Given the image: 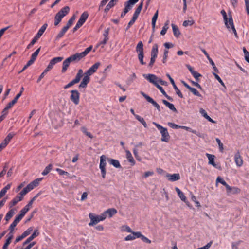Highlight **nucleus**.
<instances>
[{
  "instance_id": "11",
  "label": "nucleus",
  "mask_w": 249,
  "mask_h": 249,
  "mask_svg": "<svg viewBox=\"0 0 249 249\" xmlns=\"http://www.w3.org/2000/svg\"><path fill=\"white\" fill-rule=\"evenodd\" d=\"M70 99L75 105H77L80 101V93L77 90L71 91Z\"/></svg>"
},
{
  "instance_id": "24",
  "label": "nucleus",
  "mask_w": 249,
  "mask_h": 249,
  "mask_svg": "<svg viewBox=\"0 0 249 249\" xmlns=\"http://www.w3.org/2000/svg\"><path fill=\"white\" fill-rule=\"evenodd\" d=\"M125 151L126 153V158H127L128 161L131 163L132 165H134L135 164V161L130 151L128 150H125Z\"/></svg>"
},
{
  "instance_id": "21",
  "label": "nucleus",
  "mask_w": 249,
  "mask_h": 249,
  "mask_svg": "<svg viewBox=\"0 0 249 249\" xmlns=\"http://www.w3.org/2000/svg\"><path fill=\"white\" fill-rule=\"evenodd\" d=\"M71 62H72L71 61L69 57L66 59L63 62L62 69L61 71L62 73H65L67 71L68 68L70 66V64Z\"/></svg>"
},
{
  "instance_id": "4",
  "label": "nucleus",
  "mask_w": 249,
  "mask_h": 249,
  "mask_svg": "<svg viewBox=\"0 0 249 249\" xmlns=\"http://www.w3.org/2000/svg\"><path fill=\"white\" fill-rule=\"evenodd\" d=\"M69 11L70 8L69 6H65L62 8L55 16L54 25H58L62 19L69 13Z\"/></svg>"
},
{
  "instance_id": "5",
  "label": "nucleus",
  "mask_w": 249,
  "mask_h": 249,
  "mask_svg": "<svg viewBox=\"0 0 249 249\" xmlns=\"http://www.w3.org/2000/svg\"><path fill=\"white\" fill-rule=\"evenodd\" d=\"M153 124L160 130L161 135V141L162 142H168L170 139V135L166 128L163 127L159 124L153 122Z\"/></svg>"
},
{
  "instance_id": "61",
  "label": "nucleus",
  "mask_w": 249,
  "mask_h": 249,
  "mask_svg": "<svg viewBox=\"0 0 249 249\" xmlns=\"http://www.w3.org/2000/svg\"><path fill=\"white\" fill-rule=\"evenodd\" d=\"M168 125L171 127V128H173V129H178V128H180V125H178L177 124H175L173 123H171V122H168Z\"/></svg>"
},
{
  "instance_id": "46",
  "label": "nucleus",
  "mask_w": 249,
  "mask_h": 249,
  "mask_svg": "<svg viewBox=\"0 0 249 249\" xmlns=\"http://www.w3.org/2000/svg\"><path fill=\"white\" fill-rule=\"evenodd\" d=\"M30 208H29L27 205H26L20 212L19 215L21 216L22 217H24L26 213L30 210Z\"/></svg>"
},
{
  "instance_id": "48",
  "label": "nucleus",
  "mask_w": 249,
  "mask_h": 249,
  "mask_svg": "<svg viewBox=\"0 0 249 249\" xmlns=\"http://www.w3.org/2000/svg\"><path fill=\"white\" fill-rule=\"evenodd\" d=\"M75 18H76V16L75 15L72 16V17L68 21V23H67L66 27H67L69 29L71 26V25L73 24Z\"/></svg>"
},
{
  "instance_id": "60",
  "label": "nucleus",
  "mask_w": 249,
  "mask_h": 249,
  "mask_svg": "<svg viewBox=\"0 0 249 249\" xmlns=\"http://www.w3.org/2000/svg\"><path fill=\"white\" fill-rule=\"evenodd\" d=\"M215 79L221 84V85L222 86H223V87H225V84L224 83V82H223V81L222 80V79H221V78L216 73H213Z\"/></svg>"
},
{
  "instance_id": "29",
  "label": "nucleus",
  "mask_w": 249,
  "mask_h": 249,
  "mask_svg": "<svg viewBox=\"0 0 249 249\" xmlns=\"http://www.w3.org/2000/svg\"><path fill=\"white\" fill-rule=\"evenodd\" d=\"M227 192L228 194L232 193L234 194H238L240 192V190L237 187H231L229 186V188H227Z\"/></svg>"
},
{
  "instance_id": "22",
  "label": "nucleus",
  "mask_w": 249,
  "mask_h": 249,
  "mask_svg": "<svg viewBox=\"0 0 249 249\" xmlns=\"http://www.w3.org/2000/svg\"><path fill=\"white\" fill-rule=\"evenodd\" d=\"M39 235V232L37 230H35L34 233L28 237L23 243V245L25 246L29 243L32 240L37 237Z\"/></svg>"
},
{
  "instance_id": "26",
  "label": "nucleus",
  "mask_w": 249,
  "mask_h": 249,
  "mask_svg": "<svg viewBox=\"0 0 249 249\" xmlns=\"http://www.w3.org/2000/svg\"><path fill=\"white\" fill-rule=\"evenodd\" d=\"M158 53V46L157 44L153 45L151 52V57L157 58Z\"/></svg>"
},
{
  "instance_id": "7",
  "label": "nucleus",
  "mask_w": 249,
  "mask_h": 249,
  "mask_svg": "<svg viewBox=\"0 0 249 249\" xmlns=\"http://www.w3.org/2000/svg\"><path fill=\"white\" fill-rule=\"evenodd\" d=\"M136 51L138 54V58L141 65H145L143 61L144 49L143 44L142 41H139L136 47Z\"/></svg>"
},
{
  "instance_id": "54",
  "label": "nucleus",
  "mask_w": 249,
  "mask_h": 249,
  "mask_svg": "<svg viewBox=\"0 0 249 249\" xmlns=\"http://www.w3.org/2000/svg\"><path fill=\"white\" fill-rule=\"evenodd\" d=\"M137 18H138L137 17L134 16L133 15L132 19H131V20L128 23V26H127V29H128L129 28H130L134 23V22H135V21L137 19Z\"/></svg>"
},
{
  "instance_id": "50",
  "label": "nucleus",
  "mask_w": 249,
  "mask_h": 249,
  "mask_svg": "<svg viewBox=\"0 0 249 249\" xmlns=\"http://www.w3.org/2000/svg\"><path fill=\"white\" fill-rule=\"evenodd\" d=\"M194 23V21L193 20H188L184 21L182 25L184 27H187L188 26H192Z\"/></svg>"
},
{
  "instance_id": "55",
  "label": "nucleus",
  "mask_w": 249,
  "mask_h": 249,
  "mask_svg": "<svg viewBox=\"0 0 249 249\" xmlns=\"http://www.w3.org/2000/svg\"><path fill=\"white\" fill-rule=\"evenodd\" d=\"M29 191H30V190L28 188L27 186L24 188L22 191L20 192L19 195L20 196H22L23 197V196L25 195L26 194H27Z\"/></svg>"
},
{
  "instance_id": "10",
  "label": "nucleus",
  "mask_w": 249,
  "mask_h": 249,
  "mask_svg": "<svg viewBox=\"0 0 249 249\" xmlns=\"http://www.w3.org/2000/svg\"><path fill=\"white\" fill-rule=\"evenodd\" d=\"M106 157L105 155H102L100 157V161L99 168L101 171L102 176L103 178L106 177Z\"/></svg>"
},
{
  "instance_id": "43",
  "label": "nucleus",
  "mask_w": 249,
  "mask_h": 249,
  "mask_svg": "<svg viewBox=\"0 0 249 249\" xmlns=\"http://www.w3.org/2000/svg\"><path fill=\"white\" fill-rule=\"evenodd\" d=\"M8 109L6 108V107L3 109V110L2 111V114L0 116V121L1 122L2 120H3L6 117V115H7L8 113Z\"/></svg>"
},
{
  "instance_id": "31",
  "label": "nucleus",
  "mask_w": 249,
  "mask_h": 249,
  "mask_svg": "<svg viewBox=\"0 0 249 249\" xmlns=\"http://www.w3.org/2000/svg\"><path fill=\"white\" fill-rule=\"evenodd\" d=\"M108 161L111 165H113L115 168H119L121 167L119 160H117L110 159L108 160Z\"/></svg>"
},
{
  "instance_id": "51",
  "label": "nucleus",
  "mask_w": 249,
  "mask_h": 249,
  "mask_svg": "<svg viewBox=\"0 0 249 249\" xmlns=\"http://www.w3.org/2000/svg\"><path fill=\"white\" fill-rule=\"evenodd\" d=\"M121 231H126L129 233L133 232L129 226L126 225L122 226Z\"/></svg>"
},
{
  "instance_id": "59",
  "label": "nucleus",
  "mask_w": 249,
  "mask_h": 249,
  "mask_svg": "<svg viewBox=\"0 0 249 249\" xmlns=\"http://www.w3.org/2000/svg\"><path fill=\"white\" fill-rule=\"evenodd\" d=\"M81 130H82V131L84 133H85L88 137H89L90 138H93V137L92 135V134L90 132H88L85 127H82Z\"/></svg>"
},
{
  "instance_id": "28",
  "label": "nucleus",
  "mask_w": 249,
  "mask_h": 249,
  "mask_svg": "<svg viewBox=\"0 0 249 249\" xmlns=\"http://www.w3.org/2000/svg\"><path fill=\"white\" fill-rule=\"evenodd\" d=\"M23 199V197L20 196L19 195L17 196L10 203V207H12L15 206L18 202L21 201Z\"/></svg>"
},
{
  "instance_id": "42",
  "label": "nucleus",
  "mask_w": 249,
  "mask_h": 249,
  "mask_svg": "<svg viewBox=\"0 0 249 249\" xmlns=\"http://www.w3.org/2000/svg\"><path fill=\"white\" fill-rule=\"evenodd\" d=\"M52 169V165L51 164H49L45 167L43 171L42 172V175L43 176L47 175L51 171Z\"/></svg>"
},
{
  "instance_id": "41",
  "label": "nucleus",
  "mask_w": 249,
  "mask_h": 249,
  "mask_svg": "<svg viewBox=\"0 0 249 249\" xmlns=\"http://www.w3.org/2000/svg\"><path fill=\"white\" fill-rule=\"evenodd\" d=\"M15 213L14 209H11L6 214L5 219L6 221H8Z\"/></svg>"
},
{
  "instance_id": "20",
  "label": "nucleus",
  "mask_w": 249,
  "mask_h": 249,
  "mask_svg": "<svg viewBox=\"0 0 249 249\" xmlns=\"http://www.w3.org/2000/svg\"><path fill=\"white\" fill-rule=\"evenodd\" d=\"M63 59V57H57L53 58L50 60L48 66H49V68L52 69L56 63L61 62Z\"/></svg>"
},
{
  "instance_id": "39",
  "label": "nucleus",
  "mask_w": 249,
  "mask_h": 249,
  "mask_svg": "<svg viewBox=\"0 0 249 249\" xmlns=\"http://www.w3.org/2000/svg\"><path fill=\"white\" fill-rule=\"evenodd\" d=\"M158 17V10H157L152 18V26L154 30L156 26V22Z\"/></svg>"
},
{
  "instance_id": "16",
  "label": "nucleus",
  "mask_w": 249,
  "mask_h": 249,
  "mask_svg": "<svg viewBox=\"0 0 249 249\" xmlns=\"http://www.w3.org/2000/svg\"><path fill=\"white\" fill-rule=\"evenodd\" d=\"M166 177L169 181L172 182L177 181L180 178V175L178 173H175L173 174H167L166 175Z\"/></svg>"
},
{
  "instance_id": "57",
  "label": "nucleus",
  "mask_w": 249,
  "mask_h": 249,
  "mask_svg": "<svg viewBox=\"0 0 249 249\" xmlns=\"http://www.w3.org/2000/svg\"><path fill=\"white\" fill-rule=\"evenodd\" d=\"M33 228L32 227H29L27 230H26L23 233V235L25 238L26 236L29 235L31 232L33 231Z\"/></svg>"
},
{
  "instance_id": "30",
  "label": "nucleus",
  "mask_w": 249,
  "mask_h": 249,
  "mask_svg": "<svg viewBox=\"0 0 249 249\" xmlns=\"http://www.w3.org/2000/svg\"><path fill=\"white\" fill-rule=\"evenodd\" d=\"M48 26V24L45 23L40 28V29L38 30L37 34L36 35V36L38 38H39L42 35L43 33L45 32V30L46 29L47 27Z\"/></svg>"
},
{
  "instance_id": "58",
  "label": "nucleus",
  "mask_w": 249,
  "mask_h": 249,
  "mask_svg": "<svg viewBox=\"0 0 249 249\" xmlns=\"http://www.w3.org/2000/svg\"><path fill=\"white\" fill-rule=\"evenodd\" d=\"M17 101L14 98L11 102L8 104L6 107L9 109L17 103Z\"/></svg>"
},
{
  "instance_id": "12",
  "label": "nucleus",
  "mask_w": 249,
  "mask_h": 249,
  "mask_svg": "<svg viewBox=\"0 0 249 249\" xmlns=\"http://www.w3.org/2000/svg\"><path fill=\"white\" fill-rule=\"evenodd\" d=\"M15 135V134L13 132L10 133L8 134L4 141L0 144V151L7 146Z\"/></svg>"
},
{
  "instance_id": "13",
  "label": "nucleus",
  "mask_w": 249,
  "mask_h": 249,
  "mask_svg": "<svg viewBox=\"0 0 249 249\" xmlns=\"http://www.w3.org/2000/svg\"><path fill=\"white\" fill-rule=\"evenodd\" d=\"M227 24H225L226 27L228 29L229 31L231 30L233 32L236 37H237V34L236 29L234 26L233 20L232 18L231 17L229 18H227Z\"/></svg>"
},
{
  "instance_id": "36",
  "label": "nucleus",
  "mask_w": 249,
  "mask_h": 249,
  "mask_svg": "<svg viewBox=\"0 0 249 249\" xmlns=\"http://www.w3.org/2000/svg\"><path fill=\"white\" fill-rule=\"evenodd\" d=\"M169 23H170L169 20H167L165 22V23L162 28V29L160 32V34L161 35L163 36L166 33L167 31L169 28Z\"/></svg>"
},
{
  "instance_id": "47",
  "label": "nucleus",
  "mask_w": 249,
  "mask_h": 249,
  "mask_svg": "<svg viewBox=\"0 0 249 249\" xmlns=\"http://www.w3.org/2000/svg\"><path fill=\"white\" fill-rule=\"evenodd\" d=\"M142 5H143V3L142 2L138 6V7L137 8V9L135 10V11L134 13V15L136 16V17H138L139 14L140 13L141 11V10H142Z\"/></svg>"
},
{
  "instance_id": "45",
  "label": "nucleus",
  "mask_w": 249,
  "mask_h": 249,
  "mask_svg": "<svg viewBox=\"0 0 249 249\" xmlns=\"http://www.w3.org/2000/svg\"><path fill=\"white\" fill-rule=\"evenodd\" d=\"M160 90V91L169 100H171V97L170 96H169L165 92V91H164V90L163 89V88L162 87H161L160 85H159V84L157 85L156 86Z\"/></svg>"
},
{
  "instance_id": "19",
  "label": "nucleus",
  "mask_w": 249,
  "mask_h": 249,
  "mask_svg": "<svg viewBox=\"0 0 249 249\" xmlns=\"http://www.w3.org/2000/svg\"><path fill=\"white\" fill-rule=\"evenodd\" d=\"M89 16L88 13L86 11L84 12L81 15L77 23L80 24L81 26L85 23Z\"/></svg>"
},
{
  "instance_id": "9",
  "label": "nucleus",
  "mask_w": 249,
  "mask_h": 249,
  "mask_svg": "<svg viewBox=\"0 0 249 249\" xmlns=\"http://www.w3.org/2000/svg\"><path fill=\"white\" fill-rule=\"evenodd\" d=\"M139 0H129L125 3V8L124 9L123 12L121 15V17H123L129 11L134 5V4L138 1Z\"/></svg>"
},
{
  "instance_id": "63",
  "label": "nucleus",
  "mask_w": 249,
  "mask_h": 249,
  "mask_svg": "<svg viewBox=\"0 0 249 249\" xmlns=\"http://www.w3.org/2000/svg\"><path fill=\"white\" fill-rule=\"evenodd\" d=\"M173 86L174 89L176 90L177 94H178V96H179L180 97L182 98V97H183L182 94L181 93L180 91L179 90V89L178 88V87H177L176 84Z\"/></svg>"
},
{
  "instance_id": "23",
  "label": "nucleus",
  "mask_w": 249,
  "mask_h": 249,
  "mask_svg": "<svg viewBox=\"0 0 249 249\" xmlns=\"http://www.w3.org/2000/svg\"><path fill=\"white\" fill-rule=\"evenodd\" d=\"M187 68L188 69L191 74L193 75V76L195 77V78L198 80V78L201 76V75L199 74L197 71H194L193 69V68L189 65H186Z\"/></svg>"
},
{
  "instance_id": "56",
  "label": "nucleus",
  "mask_w": 249,
  "mask_h": 249,
  "mask_svg": "<svg viewBox=\"0 0 249 249\" xmlns=\"http://www.w3.org/2000/svg\"><path fill=\"white\" fill-rule=\"evenodd\" d=\"M56 171L61 176H63V175L69 176V173L68 172L65 171L61 169L57 168V169H56Z\"/></svg>"
},
{
  "instance_id": "44",
  "label": "nucleus",
  "mask_w": 249,
  "mask_h": 249,
  "mask_svg": "<svg viewBox=\"0 0 249 249\" xmlns=\"http://www.w3.org/2000/svg\"><path fill=\"white\" fill-rule=\"evenodd\" d=\"M135 118L143 124L145 128L147 127V124L143 118L141 117L139 115H135Z\"/></svg>"
},
{
  "instance_id": "62",
  "label": "nucleus",
  "mask_w": 249,
  "mask_h": 249,
  "mask_svg": "<svg viewBox=\"0 0 249 249\" xmlns=\"http://www.w3.org/2000/svg\"><path fill=\"white\" fill-rule=\"evenodd\" d=\"M168 50H165L164 51V54H163V58L162 60V62L163 63H166L167 59L168 57Z\"/></svg>"
},
{
  "instance_id": "18",
  "label": "nucleus",
  "mask_w": 249,
  "mask_h": 249,
  "mask_svg": "<svg viewBox=\"0 0 249 249\" xmlns=\"http://www.w3.org/2000/svg\"><path fill=\"white\" fill-rule=\"evenodd\" d=\"M42 180V178H36L35 180H33L31 182H30L28 185V188L29 189V190H32L35 187H37L40 182Z\"/></svg>"
},
{
  "instance_id": "1",
  "label": "nucleus",
  "mask_w": 249,
  "mask_h": 249,
  "mask_svg": "<svg viewBox=\"0 0 249 249\" xmlns=\"http://www.w3.org/2000/svg\"><path fill=\"white\" fill-rule=\"evenodd\" d=\"M100 65V62H96L90 67L84 74L83 73V76H84L78 86L79 89H85L87 87L90 80V76L97 71Z\"/></svg>"
},
{
  "instance_id": "53",
  "label": "nucleus",
  "mask_w": 249,
  "mask_h": 249,
  "mask_svg": "<svg viewBox=\"0 0 249 249\" xmlns=\"http://www.w3.org/2000/svg\"><path fill=\"white\" fill-rule=\"evenodd\" d=\"M40 50V48H39L38 49H37L32 54L31 56V58L33 59V60L35 61L36 59L39 52Z\"/></svg>"
},
{
  "instance_id": "33",
  "label": "nucleus",
  "mask_w": 249,
  "mask_h": 249,
  "mask_svg": "<svg viewBox=\"0 0 249 249\" xmlns=\"http://www.w3.org/2000/svg\"><path fill=\"white\" fill-rule=\"evenodd\" d=\"M171 26L172 27L174 35L176 37H178L180 35V32L178 29V28L174 24H172Z\"/></svg>"
},
{
  "instance_id": "8",
  "label": "nucleus",
  "mask_w": 249,
  "mask_h": 249,
  "mask_svg": "<svg viewBox=\"0 0 249 249\" xmlns=\"http://www.w3.org/2000/svg\"><path fill=\"white\" fill-rule=\"evenodd\" d=\"M83 75V71L82 69H79L78 70L77 73H76V76L74 79H73L72 81L69 82L68 84L66 85L64 88L66 89H68L70 87H71L73 85L79 83Z\"/></svg>"
},
{
  "instance_id": "32",
  "label": "nucleus",
  "mask_w": 249,
  "mask_h": 249,
  "mask_svg": "<svg viewBox=\"0 0 249 249\" xmlns=\"http://www.w3.org/2000/svg\"><path fill=\"white\" fill-rule=\"evenodd\" d=\"M180 128H182V129H185L187 131H190V132L196 134V136H197L199 137H201V134L199 132H198L196 130H193L189 127H187L186 126H181L180 125Z\"/></svg>"
},
{
  "instance_id": "27",
  "label": "nucleus",
  "mask_w": 249,
  "mask_h": 249,
  "mask_svg": "<svg viewBox=\"0 0 249 249\" xmlns=\"http://www.w3.org/2000/svg\"><path fill=\"white\" fill-rule=\"evenodd\" d=\"M175 190L180 199L185 203H187V201L186 200V197L184 193L178 187H176Z\"/></svg>"
},
{
  "instance_id": "25",
  "label": "nucleus",
  "mask_w": 249,
  "mask_h": 249,
  "mask_svg": "<svg viewBox=\"0 0 249 249\" xmlns=\"http://www.w3.org/2000/svg\"><path fill=\"white\" fill-rule=\"evenodd\" d=\"M206 155L209 160V164L212 165L214 167H216V164L214 162L215 156L208 153H207Z\"/></svg>"
},
{
  "instance_id": "15",
  "label": "nucleus",
  "mask_w": 249,
  "mask_h": 249,
  "mask_svg": "<svg viewBox=\"0 0 249 249\" xmlns=\"http://www.w3.org/2000/svg\"><path fill=\"white\" fill-rule=\"evenodd\" d=\"M117 213V210L115 208H109L104 212L102 213L105 216V219L108 217L109 218L112 217L114 215Z\"/></svg>"
},
{
  "instance_id": "38",
  "label": "nucleus",
  "mask_w": 249,
  "mask_h": 249,
  "mask_svg": "<svg viewBox=\"0 0 249 249\" xmlns=\"http://www.w3.org/2000/svg\"><path fill=\"white\" fill-rule=\"evenodd\" d=\"M131 233L132 234V235L130 234L125 237L124 240L125 241L133 240L135 239L136 238H137V236L135 234L136 233H138V232L133 231L132 232H131Z\"/></svg>"
},
{
  "instance_id": "37",
  "label": "nucleus",
  "mask_w": 249,
  "mask_h": 249,
  "mask_svg": "<svg viewBox=\"0 0 249 249\" xmlns=\"http://www.w3.org/2000/svg\"><path fill=\"white\" fill-rule=\"evenodd\" d=\"M218 183H220L227 188H229V185L226 182V181L220 177H218L216 180V185H217Z\"/></svg>"
},
{
  "instance_id": "14",
  "label": "nucleus",
  "mask_w": 249,
  "mask_h": 249,
  "mask_svg": "<svg viewBox=\"0 0 249 249\" xmlns=\"http://www.w3.org/2000/svg\"><path fill=\"white\" fill-rule=\"evenodd\" d=\"M141 94L146 99V100L148 102L151 103L157 109V110L159 111H160V106L152 98H151L150 96H148L147 95L145 94L143 92H141Z\"/></svg>"
},
{
  "instance_id": "17",
  "label": "nucleus",
  "mask_w": 249,
  "mask_h": 249,
  "mask_svg": "<svg viewBox=\"0 0 249 249\" xmlns=\"http://www.w3.org/2000/svg\"><path fill=\"white\" fill-rule=\"evenodd\" d=\"M234 160L237 166L241 167L242 166L243 164V160L239 152H237L235 154Z\"/></svg>"
},
{
  "instance_id": "64",
  "label": "nucleus",
  "mask_w": 249,
  "mask_h": 249,
  "mask_svg": "<svg viewBox=\"0 0 249 249\" xmlns=\"http://www.w3.org/2000/svg\"><path fill=\"white\" fill-rule=\"evenodd\" d=\"M216 141L217 144H218L219 148L220 151H223V150L224 149L223 143H221V141L218 138L216 139Z\"/></svg>"
},
{
  "instance_id": "2",
  "label": "nucleus",
  "mask_w": 249,
  "mask_h": 249,
  "mask_svg": "<svg viewBox=\"0 0 249 249\" xmlns=\"http://www.w3.org/2000/svg\"><path fill=\"white\" fill-rule=\"evenodd\" d=\"M92 46H90L85 49V50L80 53H76L69 57L72 62H77L81 59L85 57L92 50Z\"/></svg>"
},
{
  "instance_id": "3",
  "label": "nucleus",
  "mask_w": 249,
  "mask_h": 249,
  "mask_svg": "<svg viewBox=\"0 0 249 249\" xmlns=\"http://www.w3.org/2000/svg\"><path fill=\"white\" fill-rule=\"evenodd\" d=\"M143 76L147 79L149 82L154 84L155 86L160 83L162 85H167V82L162 80L160 78L158 77L154 74H144Z\"/></svg>"
},
{
  "instance_id": "6",
  "label": "nucleus",
  "mask_w": 249,
  "mask_h": 249,
  "mask_svg": "<svg viewBox=\"0 0 249 249\" xmlns=\"http://www.w3.org/2000/svg\"><path fill=\"white\" fill-rule=\"evenodd\" d=\"M89 217L90 220V222L89 223V226H93L100 221H104L106 219L105 216L103 213H101L100 215H95L92 213H89Z\"/></svg>"
},
{
  "instance_id": "34",
  "label": "nucleus",
  "mask_w": 249,
  "mask_h": 249,
  "mask_svg": "<svg viewBox=\"0 0 249 249\" xmlns=\"http://www.w3.org/2000/svg\"><path fill=\"white\" fill-rule=\"evenodd\" d=\"M135 234L137 236V238H141V239L143 242H146L148 244L151 243V240H149L148 238H147L146 237L142 235L140 232H138V233H136Z\"/></svg>"
},
{
  "instance_id": "49",
  "label": "nucleus",
  "mask_w": 249,
  "mask_h": 249,
  "mask_svg": "<svg viewBox=\"0 0 249 249\" xmlns=\"http://www.w3.org/2000/svg\"><path fill=\"white\" fill-rule=\"evenodd\" d=\"M194 95L197 96L198 97H200L201 98H202V95L199 93V92L195 88H191L189 90Z\"/></svg>"
},
{
  "instance_id": "40",
  "label": "nucleus",
  "mask_w": 249,
  "mask_h": 249,
  "mask_svg": "<svg viewBox=\"0 0 249 249\" xmlns=\"http://www.w3.org/2000/svg\"><path fill=\"white\" fill-rule=\"evenodd\" d=\"M68 28L67 27H64L62 30L58 33L56 36V39H59L61 38L65 34V33L67 31Z\"/></svg>"
},
{
  "instance_id": "52",
  "label": "nucleus",
  "mask_w": 249,
  "mask_h": 249,
  "mask_svg": "<svg viewBox=\"0 0 249 249\" xmlns=\"http://www.w3.org/2000/svg\"><path fill=\"white\" fill-rule=\"evenodd\" d=\"M40 195V193L37 194L28 203L27 205H26L29 208H31L32 205L34 202V201Z\"/></svg>"
},
{
  "instance_id": "35",
  "label": "nucleus",
  "mask_w": 249,
  "mask_h": 249,
  "mask_svg": "<svg viewBox=\"0 0 249 249\" xmlns=\"http://www.w3.org/2000/svg\"><path fill=\"white\" fill-rule=\"evenodd\" d=\"M162 102L166 107H167L171 110L175 112L177 111L176 108L174 107V105L173 104L169 103V102L165 100H163Z\"/></svg>"
}]
</instances>
